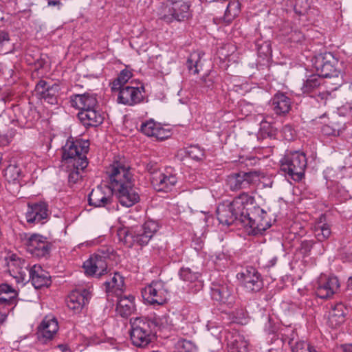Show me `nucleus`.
Instances as JSON below:
<instances>
[{"label":"nucleus","mask_w":352,"mask_h":352,"mask_svg":"<svg viewBox=\"0 0 352 352\" xmlns=\"http://www.w3.org/2000/svg\"><path fill=\"white\" fill-rule=\"evenodd\" d=\"M254 197L248 192H242L236 197L232 201H224L219 204L217 209V219L220 223L226 226L236 224L241 226V212L249 205H253Z\"/></svg>","instance_id":"obj_1"},{"label":"nucleus","mask_w":352,"mask_h":352,"mask_svg":"<svg viewBox=\"0 0 352 352\" xmlns=\"http://www.w3.org/2000/svg\"><path fill=\"white\" fill-rule=\"evenodd\" d=\"M158 224L156 221L148 220L142 225L131 228H120L118 230V236L120 241L128 248L136 245L145 246L158 230Z\"/></svg>","instance_id":"obj_2"},{"label":"nucleus","mask_w":352,"mask_h":352,"mask_svg":"<svg viewBox=\"0 0 352 352\" xmlns=\"http://www.w3.org/2000/svg\"><path fill=\"white\" fill-rule=\"evenodd\" d=\"M246 207L244 213H241L242 219L240 224L248 234L256 235L262 234L271 227L270 219L267 212L259 206Z\"/></svg>","instance_id":"obj_3"},{"label":"nucleus","mask_w":352,"mask_h":352,"mask_svg":"<svg viewBox=\"0 0 352 352\" xmlns=\"http://www.w3.org/2000/svg\"><path fill=\"white\" fill-rule=\"evenodd\" d=\"M89 142L82 139H68L62 148L63 160L70 167V164H78V168L85 169L88 166L87 153Z\"/></svg>","instance_id":"obj_4"},{"label":"nucleus","mask_w":352,"mask_h":352,"mask_svg":"<svg viewBox=\"0 0 352 352\" xmlns=\"http://www.w3.org/2000/svg\"><path fill=\"white\" fill-rule=\"evenodd\" d=\"M312 64L318 75L323 78H333L336 80L334 85H340L339 60L332 53L324 52L316 55L312 59Z\"/></svg>","instance_id":"obj_5"},{"label":"nucleus","mask_w":352,"mask_h":352,"mask_svg":"<svg viewBox=\"0 0 352 352\" xmlns=\"http://www.w3.org/2000/svg\"><path fill=\"white\" fill-rule=\"evenodd\" d=\"M130 336L132 343L138 347H145L156 335L155 329L151 325L148 318L137 317L131 318Z\"/></svg>","instance_id":"obj_6"},{"label":"nucleus","mask_w":352,"mask_h":352,"mask_svg":"<svg viewBox=\"0 0 352 352\" xmlns=\"http://www.w3.org/2000/svg\"><path fill=\"white\" fill-rule=\"evenodd\" d=\"M190 3L184 0H166L158 9V16L166 23L182 21L190 16Z\"/></svg>","instance_id":"obj_7"},{"label":"nucleus","mask_w":352,"mask_h":352,"mask_svg":"<svg viewBox=\"0 0 352 352\" xmlns=\"http://www.w3.org/2000/svg\"><path fill=\"white\" fill-rule=\"evenodd\" d=\"M281 170L293 180L300 181L307 167V158L303 153L294 151L285 155L280 161Z\"/></svg>","instance_id":"obj_8"},{"label":"nucleus","mask_w":352,"mask_h":352,"mask_svg":"<svg viewBox=\"0 0 352 352\" xmlns=\"http://www.w3.org/2000/svg\"><path fill=\"white\" fill-rule=\"evenodd\" d=\"M107 174L113 190L134 182L130 167L124 161H114L107 168Z\"/></svg>","instance_id":"obj_9"},{"label":"nucleus","mask_w":352,"mask_h":352,"mask_svg":"<svg viewBox=\"0 0 352 352\" xmlns=\"http://www.w3.org/2000/svg\"><path fill=\"white\" fill-rule=\"evenodd\" d=\"M24 244L27 250L32 256L42 258L50 255L52 244L47 239L38 234H25Z\"/></svg>","instance_id":"obj_10"},{"label":"nucleus","mask_w":352,"mask_h":352,"mask_svg":"<svg viewBox=\"0 0 352 352\" xmlns=\"http://www.w3.org/2000/svg\"><path fill=\"white\" fill-rule=\"evenodd\" d=\"M109 253L102 250L91 255L83 263V268L87 275L100 278L107 272V258Z\"/></svg>","instance_id":"obj_11"},{"label":"nucleus","mask_w":352,"mask_h":352,"mask_svg":"<svg viewBox=\"0 0 352 352\" xmlns=\"http://www.w3.org/2000/svg\"><path fill=\"white\" fill-rule=\"evenodd\" d=\"M153 188L157 192H170L176 186L178 178L177 173L172 168H166L161 172L155 173L150 177Z\"/></svg>","instance_id":"obj_12"},{"label":"nucleus","mask_w":352,"mask_h":352,"mask_svg":"<svg viewBox=\"0 0 352 352\" xmlns=\"http://www.w3.org/2000/svg\"><path fill=\"white\" fill-rule=\"evenodd\" d=\"M142 295L144 300L153 305H162L167 300L168 291L162 280L152 281L143 289Z\"/></svg>","instance_id":"obj_13"},{"label":"nucleus","mask_w":352,"mask_h":352,"mask_svg":"<svg viewBox=\"0 0 352 352\" xmlns=\"http://www.w3.org/2000/svg\"><path fill=\"white\" fill-rule=\"evenodd\" d=\"M148 318L151 322V325L155 329L156 333L157 331L166 333L176 331L181 320L179 314L170 311L160 315L155 314Z\"/></svg>","instance_id":"obj_14"},{"label":"nucleus","mask_w":352,"mask_h":352,"mask_svg":"<svg viewBox=\"0 0 352 352\" xmlns=\"http://www.w3.org/2000/svg\"><path fill=\"white\" fill-rule=\"evenodd\" d=\"M259 179V175L256 171L234 173L228 175L226 184L232 191H238L248 188L250 185L256 183Z\"/></svg>","instance_id":"obj_15"},{"label":"nucleus","mask_w":352,"mask_h":352,"mask_svg":"<svg viewBox=\"0 0 352 352\" xmlns=\"http://www.w3.org/2000/svg\"><path fill=\"white\" fill-rule=\"evenodd\" d=\"M7 265L10 276L17 283L25 285L28 283L30 267L25 259L12 254L8 258Z\"/></svg>","instance_id":"obj_16"},{"label":"nucleus","mask_w":352,"mask_h":352,"mask_svg":"<svg viewBox=\"0 0 352 352\" xmlns=\"http://www.w3.org/2000/svg\"><path fill=\"white\" fill-rule=\"evenodd\" d=\"M236 277L248 292H258L263 287L261 275L253 267H248L237 274Z\"/></svg>","instance_id":"obj_17"},{"label":"nucleus","mask_w":352,"mask_h":352,"mask_svg":"<svg viewBox=\"0 0 352 352\" xmlns=\"http://www.w3.org/2000/svg\"><path fill=\"white\" fill-rule=\"evenodd\" d=\"M116 91H118V103L126 106H134L143 101L145 90L142 85L140 87L126 85Z\"/></svg>","instance_id":"obj_18"},{"label":"nucleus","mask_w":352,"mask_h":352,"mask_svg":"<svg viewBox=\"0 0 352 352\" xmlns=\"http://www.w3.org/2000/svg\"><path fill=\"white\" fill-rule=\"evenodd\" d=\"M91 298V292L88 289L78 288L71 292L66 298L67 307L74 314H79Z\"/></svg>","instance_id":"obj_19"},{"label":"nucleus","mask_w":352,"mask_h":352,"mask_svg":"<svg viewBox=\"0 0 352 352\" xmlns=\"http://www.w3.org/2000/svg\"><path fill=\"white\" fill-rule=\"evenodd\" d=\"M116 192L121 206L130 208L140 201L139 189L135 186L134 182L113 190Z\"/></svg>","instance_id":"obj_20"},{"label":"nucleus","mask_w":352,"mask_h":352,"mask_svg":"<svg viewBox=\"0 0 352 352\" xmlns=\"http://www.w3.org/2000/svg\"><path fill=\"white\" fill-rule=\"evenodd\" d=\"M340 287V283L336 276H321L316 287V294L321 299H327L333 296Z\"/></svg>","instance_id":"obj_21"},{"label":"nucleus","mask_w":352,"mask_h":352,"mask_svg":"<svg viewBox=\"0 0 352 352\" xmlns=\"http://www.w3.org/2000/svg\"><path fill=\"white\" fill-rule=\"evenodd\" d=\"M36 93L45 102L51 104L58 103V97L60 93V86L57 83L50 85L46 81L41 80L36 85Z\"/></svg>","instance_id":"obj_22"},{"label":"nucleus","mask_w":352,"mask_h":352,"mask_svg":"<svg viewBox=\"0 0 352 352\" xmlns=\"http://www.w3.org/2000/svg\"><path fill=\"white\" fill-rule=\"evenodd\" d=\"M58 330L56 318L52 316H45L37 328V336L39 340L45 342L52 340Z\"/></svg>","instance_id":"obj_23"},{"label":"nucleus","mask_w":352,"mask_h":352,"mask_svg":"<svg viewBox=\"0 0 352 352\" xmlns=\"http://www.w3.org/2000/svg\"><path fill=\"white\" fill-rule=\"evenodd\" d=\"M349 309L343 303L333 305L328 314L327 324L332 329L342 327L347 319Z\"/></svg>","instance_id":"obj_24"},{"label":"nucleus","mask_w":352,"mask_h":352,"mask_svg":"<svg viewBox=\"0 0 352 352\" xmlns=\"http://www.w3.org/2000/svg\"><path fill=\"white\" fill-rule=\"evenodd\" d=\"M323 84V78L316 74H311L307 76L301 87L302 92L306 94H314L318 91V97L321 100H326L329 94L326 91L321 92L320 90Z\"/></svg>","instance_id":"obj_25"},{"label":"nucleus","mask_w":352,"mask_h":352,"mask_svg":"<svg viewBox=\"0 0 352 352\" xmlns=\"http://www.w3.org/2000/svg\"><path fill=\"white\" fill-rule=\"evenodd\" d=\"M28 276V283L31 280L32 285L36 289L48 287L51 283L49 273L38 265H34L30 268Z\"/></svg>","instance_id":"obj_26"},{"label":"nucleus","mask_w":352,"mask_h":352,"mask_svg":"<svg viewBox=\"0 0 352 352\" xmlns=\"http://www.w3.org/2000/svg\"><path fill=\"white\" fill-rule=\"evenodd\" d=\"M69 102L72 107L79 109L80 111L94 109L98 106L96 96L89 94H73L69 97Z\"/></svg>","instance_id":"obj_27"},{"label":"nucleus","mask_w":352,"mask_h":352,"mask_svg":"<svg viewBox=\"0 0 352 352\" xmlns=\"http://www.w3.org/2000/svg\"><path fill=\"white\" fill-rule=\"evenodd\" d=\"M48 216V206L45 202L28 204L25 214L26 220L30 223H43Z\"/></svg>","instance_id":"obj_28"},{"label":"nucleus","mask_w":352,"mask_h":352,"mask_svg":"<svg viewBox=\"0 0 352 352\" xmlns=\"http://www.w3.org/2000/svg\"><path fill=\"white\" fill-rule=\"evenodd\" d=\"M78 118L86 128L98 126L104 120L98 106L94 109L79 111Z\"/></svg>","instance_id":"obj_29"},{"label":"nucleus","mask_w":352,"mask_h":352,"mask_svg":"<svg viewBox=\"0 0 352 352\" xmlns=\"http://www.w3.org/2000/svg\"><path fill=\"white\" fill-rule=\"evenodd\" d=\"M270 104L276 115L285 116L292 109V100L285 94L278 92L272 98Z\"/></svg>","instance_id":"obj_30"},{"label":"nucleus","mask_w":352,"mask_h":352,"mask_svg":"<svg viewBox=\"0 0 352 352\" xmlns=\"http://www.w3.org/2000/svg\"><path fill=\"white\" fill-rule=\"evenodd\" d=\"M211 296L213 300L232 306L234 302L232 288L227 285H214L211 289Z\"/></svg>","instance_id":"obj_31"},{"label":"nucleus","mask_w":352,"mask_h":352,"mask_svg":"<svg viewBox=\"0 0 352 352\" xmlns=\"http://www.w3.org/2000/svg\"><path fill=\"white\" fill-rule=\"evenodd\" d=\"M17 293L10 285L3 283L0 285V305L9 309H12L16 304V298Z\"/></svg>","instance_id":"obj_32"},{"label":"nucleus","mask_w":352,"mask_h":352,"mask_svg":"<svg viewBox=\"0 0 352 352\" xmlns=\"http://www.w3.org/2000/svg\"><path fill=\"white\" fill-rule=\"evenodd\" d=\"M118 300L116 306V311L123 318L129 317L135 310L134 296L132 295L122 296L121 294L118 296Z\"/></svg>","instance_id":"obj_33"},{"label":"nucleus","mask_w":352,"mask_h":352,"mask_svg":"<svg viewBox=\"0 0 352 352\" xmlns=\"http://www.w3.org/2000/svg\"><path fill=\"white\" fill-rule=\"evenodd\" d=\"M107 294H113L120 296L124 289V278L119 273L114 272L111 278L104 283Z\"/></svg>","instance_id":"obj_34"},{"label":"nucleus","mask_w":352,"mask_h":352,"mask_svg":"<svg viewBox=\"0 0 352 352\" xmlns=\"http://www.w3.org/2000/svg\"><path fill=\"white\" fill-rule=\"evenodd\" d=\"M111 200L112 197L107 195L100 187L93 189L88 197L89 204L96 208L106 207L111 204Z\"/></svg>","instance_id":"obj_35"},{"label":"nucleus","mask_w":352,"mask_h":352,"mask_svg":"<svg viewBox=\"0 0 352 352\" xmlns=\"http://www.w3.org/2000/svg\"><path fill=\"white\" fill-rule=\"evenodd\" d=\"M324 220V217L322 215L319 220L315 223L312 228L314 235L318 241H323L327 239L331 234L330 226L326 223Z\"/></svg>","instance_id":"obj_36"},{"label":"nucleus","mask_w":352,"mask_h":352,"mask_svg":"<svg viewBox=\"0 0 352 352\" xmlns=\"http://www.w3.org/2000/svg\"><path fill=\"white\" fill-rule=\"evenodd\" d=\"M281 336V342L287 344L290 346L292 351L293 346L296 345V342H302V340H299L298 334L294 329L291 327L283 328L280 330Z\"/></svg>","instance_id":"obj_37"},{"label":"nucleus","mask_w":352,"mask_h":352,"mask_svg":"<svg viewBox=\"0 0 352 352\" xmlns=\"http://www.w3.org/2000/svg\"><path fill=\"white\" fill-rule=\"evenodd\" d=\"M200 52H194L190 54L186 61V67L189 72L193 74H199L202 67L201 58L202 56Z\"/></svg>","instance_id":"obj_38"},{"label":"nucleus","mask_w":352,"mask_h":352,"mask_svg":"<svg viewBox=\"0 0 352 352\" xmlns=\"http://www.w3.org/2000/svg\"><path fill=\"white\" fill-rule=\"evenodd\" d=\"M132 77L131 72L127 69H123L120 72L118 76L113 80L111 86V90L116 91L124 87H126L125 84Z\"/></svg>","instance_id":"obj_39"},{"label":"nucleus","mask_w":352,"mask_h":352,"mask_svg":"<svg viewBox=\"0 0 352 352\" xmlns=\"http://www.w3.org/2000/svg\"><path fill=\"white\" fill-rule=\"evenodd\" d=\"M176 352H196L197 346L193 342L183 338H179L175 343Z\"/></svg>","instance_id":"obj_40"},{"label":"nucleus","mask_w":352,"mask_h":352,"mask_svg":"<svg viewBox=\"0 0 352 352\" xmlns=\"http://www.w3.org/2000/svg\"><path fill=\"white\" fill-rule=\"evenodd\" d=\"M21 173V168L15 163L10 164L4 170V176L9 182L17 180Z\"/></svg>","instance_id":"obj_41"},{"label":"nucleus","mask_w":352,"mask_h":352,"mask_svg":"<svg viewBox=\"0 0 352 352\" xmlns=\"http://www.w3.org/2000/svg\"><path fill=\"white\" fill-rule=\"evenodd\" d=\"M250 346L247 340L239 337L231 344L230 352H250Z\"/></svg>","instance_id":"obj_42"},{"label":"nucleus","mask_w":352,"mask_h":352,"mask_svg":"<svg viewBox=\"0 0 352 352\" xmlns=\"http://www.w3.org/2000/svg\"><path fill=\"white\" fill-rule=\"evenodd\" d=\"M179 276L184 281L192 283L199 278V274L197 272H193L189 267H182L179 272Z\"/></svg>","instance_id":"obj_43"},{"label":"nucleus","mask_w":352,"mask_h":352,"mask_svg":"<svg viewBox=\"0 0 352 352\" xmlns=\"http://www.w3.org/2000/svg\"><path fill=\"white\" fill-rule=\"evenodd\" d=\"M77 164H70L72 168L69 170L68 182L71 185L76 184L82 177V173L85 169L78 168Z\"/></svg>","instance_id":"obj_44"},{"label":"nucleus","mask_w":352,"mask_h":352,"mask_svg":"<svg viewBox=\"0 0 352 352\" xmlns=\"http://www.w3.org/2000/svg\"><path fill=\"white\" fill-rule=\"evenodd\" d=\"M159 124V123L155 122L153 120H150L142 124L140 130L146 135L153 137Z\"/></svg>","instance_id":"obj_45"},{"label":"nucleus","mask_w":352,"mask_h":352,"mask_svg":"<svg viewBox=\"0 0 352 352\" xmlns=\"http://www.w3.org/2000/svg\"><path fill=\"white\" fill-rule=\"evenodd\" d=\"M10 36L7 32L0 30V54H6L11 51L10 49L8 48L10 45Z\"/></svg>","instance_id":"obj_46"},{"label":"nucleus","mask_w":352,"mask_h":352,"mask_svg":"<svg viewBox=\"0 0 352 352\" xmlns=\"http://www.w3.org/2000/svg\"><path fill=\"white\" fill-rule=\"evenodd\" d=\"M260 129L268 137L272 138L276 135V129H275L270 121L264 118L260 124Z\"/></svg>","instance_id":"obj_47"},{"label":"nucleus","mask_w":352,"mask_h":352,"mask_svg":"<svg viewBox=\"0 0 352 352\" xmlns=\"http://www.w3.org/2000/svg\"><path fill=\"white\" fill-rule=\"evenodd\" d=\"M186 154L191 159L199 161L204 157V151L197 146H191L186 150Z\"/></svg>","instance_id":"obj_48"},{"label":"nucleus","mask_w":352,"mask_h":352,"mask_svg":"<svg viewBox=\"0 0 352 352\" xmlns=\"http://www.w3.org/2000/svg\"><path fill=\"white\" fill-rule=\"evenodd\" d=\"M292 352H318L316 349L309 343L303 341L302 342H296L293 346Z\"/></svg>","instance_id":"obj_49"},{"label":"nucleus","mask_w":352,"mask_h":352,"mask_svg":"<svg viewBox=\"0 0 352 352\" xmlns=\"http://www.w3.org/2000/svg\"><path fill=\"white\" fill-rule=\"evenodd\" d=\"M258 53L263 54L265 56H268L272 53L271 45L269 41H265L263 43L260 44L258 42L256 43Z\"/></svg>","instance_id":"obj_50"},{"label":"nucleus","mask_w":352,"mask_h":352,"mask_svg":"<svg viewBox=\"0 0 352 352\" xmlns=\"http://www.w3.org/2000/svg\"><path fill=\"white\" fill-rule=\"evenodd\" d=\"M321 131L326 136H338L340 135V130L328 124L322 126Z\"/></svg>","instance_id":"obj_51"},{"label":"nucleus","mask_w":352,"mask_h":352,"mask_svg":"<svg viewBox=\"0 0 352 352\" xmlns=\"http://www.w3.org/2000/svg\"><path fill=\"white\" fill-rule=\"evenodd\" d=\"M232 6L237 7L235 3H229L225 12V20L228 22H230L237 15V12L233 14L231 13L230 10Z\"/></svg>","instance_id":"obj_52"},{"label":"nucleus","mask_w":352,"mask_h":352,"mask_svg":"<svg viewBox=\"0 0 352 352\" xmlns=\"http://www.w3.org/2000/svg\"><path fill=\"white\" fill-rule=\"evenodd\" d=\"M146 169L150 174V177H153L155 173L161 172L162 170L159 169L158 166L155 163L149 162L146 166Z\"/></svg>","instance_id":"obj_53"},{"label":"nucleus","mask_w":352,"mask_h":352,"mask_svg":"<svg viewBox=\"0 0 352 352\" xmlns=\"http://www.w3.org/2000/svg\"><path fill=\"white\" fill-rule=\"evenodd\" d=\"M167 132L163 129L160 124H159L157 131L155 133L153 137L156 138L158 140H164L168 137Z\"/></svg>","instance_id":"obj_54"},{"label":"nucleus","mask_w":352,"mask_h":352,"mask_svg":"<svg viewBox=\"0 0 352 352\" xmlns=\"http://www.w3.org/2000/svg\"><path fill=\"white\" fill-rule=\"evenodd\" d=\"M314 243L313 240H305L302 241L300 247L303 251L308 252L313 248Z\"/></svg>","instance_id":"obj_55"},{"label":"nucleus","mask_w":352,"mask_h":352,"mask_svg":"<svg viewBox=\"0 0 352 352\" xmlns=\"http://www.w3.org/2000/svg\"><path fill=\"white\" fill-rule=\"evenodd\" d=\"M201 84L204 87L211 88L213 85V81L211 78H208V76H204L201 79Z\"/></svg>","instance_id":"obj_56"},{"label":"nucleus","mask_w":352,"mask_h":352,"mask_svg":"<svg viewBox=\"0 0 352 352\" xmlns=\"http://www.w3.org/2000/svg\"><path fill=\"white\" fill-rule=\"evenodd\" d=\"M337 193L338 196L343 199H346L349 196L348 192L344 189V187L342 186H337Z\"/></svg>","instance_id":"obj_57"},{"label":"nucleus","mask_w":352,"mask_h":352,"mask_svg":"<svg viewBox=\"0 0 352 352\" xmlns=\"http://www.w3.org/2000/svg\"><path fill=\"white\" fill-rule=\"evenodd\" d=\"M9 312V309H4L3 311H0V327L6 322L8 313Z\"/></svg>","instance_id":"obj_58"},{"label":"nucleus","mask_w":352,"mask_h":352,"mask_svg":"<svg viewBox=\"0 0 352 352\" xmlns=\"http://www.w3.org/2000/svg\"><path fill=\"white\" fill-rule=\"evenodd\" d=\"M47 4L49 6H60L62 5L59 0H49Z\"/></svg>","instance_id":"obj_59"},{"label":"nucleus","mask_w":352,"mask_h":352,"mask_svg":"<svg viewBox=\"0 0 352 352\" xmlns=\"http://www.w3.org/2000/svg\"><path fill=\"white\" fill-rule=\"evenodd\" d=\"M5 111V102L3 100H0V116H2Z\"/></svg>","instance_id":"obj_60"},{"label":"nucleus","mask_w":352,"mask_h":352,"mask_svg":"<svg viewBox=\"0 0 352 352\" xmlns=\"http://www.w3.org/2000/svg\"><path fill=\"white\" fill-rule=\"evenodd\" d=\"M347 289L352 290V276H350L346 281Z\"/></svg>","instance_id":"obj_61"},{"label":"nucleus","mask_w":352,"mask_h":352,"mask_svg":"<svg viewBox=\"0 0 352 352\" xmlns=\"http://www.w3.org/2000/svg\"><path fill=\"white\" fill-rule=\"evenodd\" d=\"M292 127L289 125H285L284 127H283V132L284 133H286V132H290V135H291V138L292 137Z\"/></svg>","instance_id":"obj_62"},{"label":"nucleus","mask_w":352,"mask_h":352,"mask_svg":"<svg viewBox=\"0 0 352 352\" xmlns=\"http://www.w3.org/2000/svg\"><path fill=\"white\" fill-rule=\"evenodd\" d=\"M276 261H277V258L276 257H273L270 261V263L267 265L268 267H273L274 265H275L276 263Z\"/></svg>","instance_id":"obj_63"},{"label":"nucleus","mask_w":352,"mask_h":352,"mask_svg":"<svg viewBox=\"0 0 352 352\" xmlns=\"http://www.w3.org/2000/svg\"><path fill=\"white\" fill-rule=\"evenodd\" d=\"M58 347L62 351H66L67 350V346L66 345L60 344Z\"/></svg>","instance_id":"obj_64"}]
</instances>
